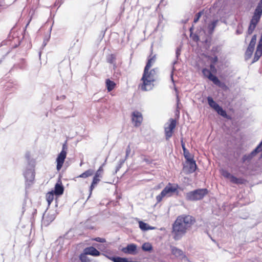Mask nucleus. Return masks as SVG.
<instances>
[{"label":"nucleus","mask_w":262,"mask_h":262,"mask_svg":"<svg viewBox=\"0 0 262 262\" xmlns=\"http://www.w3.org/2000/svg\"><path fill=\"white\" fill-rule=\"evenodd\" d=\"M176 121L173 119L170 120V123L167 126L165 127V134L166 140H168L172 135L173 130L176 127Z\"/></svg>","instance_id":"nucleus-10"},{"label":"nucleus","mask_w":262,"mask_h":262,"mask_svg":"<svg viewBox=\"0 0 262 262\" xmlns=\"http://www.w3.org/2000/svg\"><path fill=\"white\" fill-rule=\"evenodd\" d=\"M261 14H262V8H261L260 6H257V7L255 10L254 15L259 16V18H260Z\"/></svg>","instance_id":"nucleus-35"},{"label":"nucleus","mask_w":262,"mask_h":262,"mask_svg":"<svg viewBox=\"0 0 262 262\" xmlns=\"http://www.w3.org/2000/svg\"><path fill=\"white\" fill-rule=\"evenodd\" d=\"M132 120L135 127L140 126L143 121L142 114L138 111L133 112L132 113Z\"/></svg>","instance_id":"nucleus-7"},{"label":"nucleus","mask_w":262,"mask_h":262,"mask_svg":"<svg viewBox=\"0 0 262 262\" xmlns=\"http://www.w3.org/2000/svg\"><path fill=\"white\" fill-rule=\"evenodd\" d=\"M103 166H100L99 169L97 170L96 173H95V175L96 176H98L99 177H102V173L103 172V169L102 168Z\"/></svg>","instance_id":"nucleus-39"},{"label":"nucleus","mask_w":262,"mask_h":262,"mask_svg":"<svg viewBox=\"0 0 262 262\" xmlns=\"http://www.w3.org/2000/svg\"><path fill=\"white\" fill-rule=\"evenodd\" d=\"M172 75H173L172 74H171V77L172 79Z\"/></svg>","instance_id":"nucleus-54"},{"label":"nucleus","mask_w":262,"mask_h":262,"mask_svg":"<svg viewBox=\"0 0 262 262\" xmlns=\"http://www.w3.org/2000/svg\"><path fill=\"white\" fill-rule=\"evenodd\" d=\"M257 6H260L261 8H262V0L260 1V2L258 3Z\"/></svg>","instance_id":"nucleus-49"},{"label":"nucleus","mask_w":262,"mask_h":262,"mask_svg":"<svg viewBox=\"0 0 262 262\" xmlns=\"http://www.w3.org/2000/svg\"><path fill=\"white\" fill-rule=\"evenodd\" d=\"M80 259L82 262H92L84 253L80 255Z\"/></svg>","instance_id":"nucleus-34"},{"label":"nucleus","mask_w":262,"mask_h":262,"mask_svg":"<svg viewBox=\"0 0 262 262\" xmlns=\"http://www.w3.org/2000/svg\"><path fill=\"white\" fill-rule=\"evenodd\" d=\"M208 59L210 61L211 64H215L218 61V58L217 56L214 57L208 56Z\"/></svg>","instance_id":"nucleus-36"},{"label":"nucleus","mask_w":262,"mask_h":262,"mask_svg":"<svg viewBox=\"0 0 262 262\" xmlns=\"http://www.w3.org/2000/svg\"><path fill=\"white\" fill-rule=\"evenodd\" d=\"M180 54V49L178 48L176 51V56L178 57Z\"/></svg>","instance_id":"nucleus-47"},{"label":"nucleus","mask_w":262,"mask_h":262,"mask_svg":"<svg viewBox=\"0 0 262 262\" xmlns=\"http://www.w3.org/2000/svg\"><path fill=\"white\" fill-rule=\"evenodd\" d=\"M182 147H183V150H184V151H185V150H186V149H185V148L184 146V145H182Z\"/></svg>","instance_id":"nucleus-53"},{"label":"nucleus","mask_w":262,"mask_h":262,"mask_svg":"<svg viewBox=\"0 0 262 262\" xmlns=\"http://www.w3.org/2000/svg\"><path fill=\"white\" fill-rule=\"evenodd\" d=\"M208 193L207 189H198L186 193V199L189 201H196L202 199Z\"/></svg>","instance_id":"nucleus-2"},{"label":"nucleus","mask_w":262,"mask_h":262,"mask_svg":"<svg viewBox=\"0 0 262 262\" xmlns=\"http://www.w3.org/2000/svg\"><path fill=\"white\" fill-rule=\"evenodd\" d=\"M210 71H211L212 72H215L216 71V69H215V66H214V64H211L210 65Z\"/></svg>","instance_id":"nucleus-45"},{"label":"nucleus","mask_w":262,"mask_h":262,"mask_svg":"<svg viewBox=\"0 0 262 262\" xmlns=\"http://www.w3.org/2000/svg\"><path fill=\"white\" fill-rule=\"evenodd\" d=\"M262 55V48L257 47L252 63L257 61Z\"/></svg>","instance_id":"nucleus-18"},{"label":"nucleus","mask_w":262,"mask_h":262,"mask_svg":"<svg viewBox=\"0 0 262 262\" xmlns=\"http://www.w3.org/2000/svg\"><path fill=\"white\" fill-rule=\"evenodd\" d=\"M100 177H99L95 175L93 177V181H92V184L90 187V195H89V198H90L91 195L92 194V191L94 189V188H95V187L96 186V185L100 182Z\"/></svg>","instance_id":"nucleus-14"},{"label":"nucleus","mask_w":262,"mask_h":262,"mask_svg":"<svg viewBox=\"0 0 262 262\" xmlns=\"http://www.w3.org/2000/svg\"><path fill=\"white\" fill-rule=\"evenodd\" d=\"M155 61L156 55H154L152 56H150L148 58V61L144 69H146V70H149L153 63L155 62Z\"/></svg>","instance_id":"nucleus-20"},{"label":"nucleus","mask_w":262,"mask_h":262,"mask_svg":"<svg viewBox=\"0 0 262 262\" xmlns=\"http://www.w3.org/2000/svg\"><path fill=\"white\" fill-rule=\"evenodd\" d=\"M108 62L113 63L115 60V57L113 55H111L107 59Z\"/></svg>","instance_id":"nucleus-41"},{"label":"nucleus","mask_w":262,"mask_h":262,"mask_svg":"<svg viewBox=\"0 0 262 262\" xmlns=\"http://www.w3.org/2000/svg\"><path fill=\"white\" fill-rule=\"evenodd\" d=\"M256 26H254V25H249V26L248 27L247 33L249 35L251 34L254 31Z\"/></svg>","instance_id":"nucleus-40"},{"label":"nucleus","mask_w":262,"mask_h":262,"mask_svg":"<svg viewBox=\"0 0 262 262\" xmlns=\"http://www.w3.org/2000/svg\"><path fill=\"white\" fill-rule=\"evenodd\" d=\"M219 115L221 116L226 117H227V113L225 111H224L220 106L215 110Z\"/></svg>","instance_id":"nucleus-32"},{"label":"nucleus","mask_w":262,"mask_h":262,"mask_svg":"<svg viewBox=\"0 0 262 262\" xmlns=\"http://www.w3.org/2000/svg\"><path fill=\"white\" fill-rule=\"evenodd\" d=\"M171 252L177 258H180L183 260L185 261L187 258L183 251L174 246L170 247Z\"/></svg>","instance_id":"nucleus-12"},{"label":"nucleus","mask_w":262,"mask_h":262,"mask_svg":"<svg viewBox=\"0 0 262 262\" xmlns=\"http://www.w3.org/2000/svg\"><path fill=\"white\" fill-rule=\"evenodd\" d=\"M93 240L100 243H105L106 242L105 238L99 237L93 238Z\"/></svg>","instance_id":"nucleus-43"},{"label":"nucleus","mask_w":262,"mask_h":262,"mask_svg":"<svg viewBox=\"0 0 262 262\" xmlns=\"http://www.w3.org/2000/svg\"><path fill=\"white\" fill-rule=\"evenodd\" d=\"M139 224L140 228L143 231L154 229V227H150L147 224L145 223L142 221H140Z\"/></svg>","instance_id":"nucleus-24"},{"label":"nucleus","mask_w":262,"mask_h":262,"mask_svg":"<svg viewBox=\"0 0 262 262\" xmlns=\"http://www.w3.org/2000/svg\"><path fill=\"white\" fill-rule=\"evenodd\" d=\"M142 249L145 251H150L152 249V245L149 243H145L142 245Z\"/></svg>","instance_id":"nucleus-27"},{"label":"nucleus","mask_w":262,"mask_h":262,"mask_svg":"<svg viewBox=\"0 0 262 262\" xmlns=\"http://www.w3.org/2000/svg\"><path fill=\"white\" fill-rule=\"evenodd\" d=\"M202 73L204 76L208 78L210 80L213 82V83L221 88H223L225 86L224 83L221 82L218 78L213 75L210 70L206 68H204L202 70Z\"/></svg>","instance_id":"nucleus-5"},{"label":"nucleus","mask_w":262,"mask_h":262,"mask_svg":"<svg viewBox=\"0 0 262 262\" xmlns=\"http://www.w3.org/2000/svg\"><path fill=\"white\" fill-rule=\"evenodd\" d=\"M230 181L236 184H242L244 183L245 180L242 178H237L235 176L232 175L230 178L229 179Z\"/></svg>","instance_id":"nucleus-19"},{"label":"nucleus","mask_w":262,"mask_h":262,"mask_svg":"<svg viewBox=\"0 0 262 262\" xmlns=\"http://www.w3.org/2000/svg\"><path fill=\"white\" fill-rule=\"evenodd\" d=\"M194 219L190 215H181L178 216L172 226L173 238L180 239L194 223Z\"/></svg>","instance_id":"nucleus-1"},{"label":"nucleus","mask_w":262,"mask_h":262,"mask_svg":"<svg viewBox=\"0 0 262 262\" xmlns=\"http://www.w3.org/2000/svg\"><path fill=\"white\" fill-rule=\"evenodd\" d=\"M131 152V149L130 147V145H128L126 149V156H125V159H126L129 156Z\"/></svg>","instance_id":"nucleus-42"},{"label":"nucleus","mask_w":262,"mask_h":262,"mask_svg":"<svg viewBox=\"0 0 262 262\" xmlns=\"http://www.w3.org/2000/svg\"><path fill=\"white\" fill-rule=\"evenodd\" d=\"M218 49H219V48L217 47H213L212 48L211 52L213 54H215V53H216V52H217L219 51Z\"/></svg>","instance_id":"nucleus-44"},{"label":"nucleus","mask_w":262,"mask_h":262,"mask_svg":"<svg viewBox=\"0 0 262 262\" xmlns=\"http://www.w3.org/2000/svg\"><path fill=\"white\" fill-rule=\"evenodd\" d=\"M105 85L108 92L112 91L116 86V83L114 81L110 79H106L105 80Z\"/></svg>","instance_id":"nucleus-16"},{"label":"nucleus","mask_w":262,"mask_h":262,"mask_svg":"<svg viewBox=\"0 0 262 262\" xmlns=\"http://www.w3.org/2000/svg\"><path fill=\"white\" fill-rule=\"evenodd\" d=\"M94 173V171L92 169H89L81 174H80L79 176H78L77 178H86L88 177L92 176Z\"/></svg>","instance_id":"nucleus-17"},{"label":"nucleus","mask_w":262,"mask_h":262,"mask_svg":"<svg viewBox=\"0 0 262 262\" xmlns=\"http://www.w3.org/2000/svg\"><path fill=\"white\" fill-rule=\"evenodd\" d=\"M46 221H47V222H49V220H47V216H45V215H44V216H43V223H45V222H46ZM49 224V223H47V224Z\"/></svg>","instance_id":"nucleus-46"},{"label":"nucleus","mask_w":262,"mask_h":262,"mask_svg":"<svg viewBox=\"0 0 262 262\" xmlns=\"http://www.w3.org/2000/svg\"><path fill=\"white\" fill-rule=\"evenodd\" d=\"M256 38H257L256 35L255 34L252 36L251 40L250 42V43L248 46L249 47H250V48H253L254 49L256 41Z\"/></svg>","instance_id":"nucleus-31"},{"label":"nucleus","mask_w":262,"mask_h":262,"mask_svg":"<svg viewBox=\"0 0 262 262\" xmlns=\"http://www.w3.org/2000/svg\"><path fill=\"white\" fill-rule=\"evenodd\" d=\"M207 100L208 104L214 110H216L219 107L220 105L213 100L212 97H208Z\"/></svg>","instance_id":"nucleus-22"},{"label":"nucleus","mask_w":262,"mask_h":262,"mask_svg":"<svg viewBox=\"0 0 262 262\" xmlns=\"http://www.w3.org/2000/svg\"><path fill=\"white\" fill-rule=\"evenodd\" d=\"M242 33V31H240L239 30L237 29L236 30V34H240Z\"/></svg>","instance_id":"nucleus-50"},{"label":"nucleus","mask_w":262,"mask_h":262,"mask_svg":"<svg viewBox=\"0 0 262 262\" xmlns=\"http://www.w3.org/2000/svg\"><path fill=\"white\" fill-rule=\"evenodd\" d=\"M121 251L126 254L136 255L137 254V246L135 244H130L123 248Z\"/></svg>","instance_id":"nucleus-11"},{"label":"nucleus","mask_w":262,"mask_h":262,"mask_svg":"<svg viewBox=\"0 0 262 262\" xmlns=\"http://www.w3.org/2000/svg\"><path fill=\"white\" fill-rule=\"evenodd\" d=\"M54 217L52 216L50 219V222H52L54 220Z\"/></svg>","instance_id":"nucleus-51"},{"label":"nucleus","mask_w":262,"mask_h":262,"mask_svg":"<svg viewBox=\"0 0 262 262\" xmlns=\"http://www.w3.org/2000/svg\"><path fill=\"white\" fill-rule=\"evenodd\" d=\"M148 70H146V69H144V73L142 76L143 79L146 78L148 80H151L155 82L157 77V69H154L150 71H148Z\"/></svg>","instance_id":"nucleus-9"},{"label":"nucleus","mask_w":262,"mask_h":262,"mask_svg":"<svg viewBox=\"0 0 262 262\" xmlns=\"http://www.w3.org/2000/svg\"><path fill=\"white\" fill-rule=\"evenodd\" d=\"M68 149L66 143L62 145V150L58 154L57 158H56V169L58 171H59L63 166V164L67 157V150Z\"/></svg>","instance_id":"nucleus-4"},{"label":"nucleus","mask_w":262,"mask_h":262,"mask_svg":"<svg viewBox=\"0 0 262 262\" xmlns=\"http://www.w3.org/2000/svg\"><path fill=\"white\" fill-rule=\"evenodd\" d=\"M142 83L139 85V88L143 91H150L152 90L154 86V82L151 80L141 78Z\"/></svg>","instance_id":"nucleus-8"},{"label":"nucleus","mask_w":262,"mask_h":262,"mask_svg":"<svg viewBox=\"0 0 262 262\" xmlns=\"http://www.w3.org/2000/svg\"><path fill=\"white\" fill-rule=\"evenodd\" d=\"M218 21V19H215L213 20L210 24H208V29L209 30V32L210 33H212L213 32L214 28L216 26Z\"/></svg>","instance_id":"nucleus-23"},{"label":"nucleus","mask_w":262,"mask_h":262,"mask_svg":"<svg viewBox=\"0 0 262 262\" xmlns=\"http://www.w3.org/2000/svg\"><path fill=\"white\" fill-rule=\"evenodd\" d=\"M254 49L250 48V47H248V48L245 52V59L246 60H248L251 58L252 53L253 52Z\"/></svg>","instance_id":"nucleus-26"},{"label":"nucleus","mask_w":262,"mask_h":262,"mask_svg":"<svg viewBox=\"0 0 262 262\" xmlns=\"http://www.w3.org/2000/svg\"><path fill=\"white\" fill-rule=\"evenodd\" d=\"M178 188V185L169 183L168 185L161 191L160 194L156 196L158 202H160L163 198L170 197L175 193Z\"/></svg>","instance_id":"nucleus-3"},{"label":"nucleus","mask_w":262,"mask_h":262,"mask_svg":"<svg viewBox=\"0 0 262 262\" xmlns=\"http://www.w3.org/2000/svg\"><path fill=\"white\" fill-rule=\"evenodd\" d=\"M259 19H260V18H259V16H257L256 15H253V16L250 21V25H254V26H256Z\"/></svg>","instance_id":"nucleus-30"},{"label":"nucleus","mask_w":262,"mask_h":262,"mask_svg":"<svg viewBox=\"0 0 262 262\" xmlns=\"http://www.w3.org/2000/svg\"><path fill=\"white\" fill-rule=\"evenodd\" d=\"M106 257H107L109 259L111 260L110 258H111L112 257H110V256H107L106 255H104Z\"/></svg>","instance_id":"nucleus-52"},{"label":"nucleus","mask_w":262,"mask_h":262,"mask_svg":"<svg viewBox=\"0 0 262 262\" xmlns=\"http://www.w3.org/2000/svg\"><path fill=\"white\" fill-rule=\"evenodd\" d=\"M188 172L189 173H192L195 171L196 168V165L195 162L193 160H189L188 161Z\"/></svg>","instance_id":"nucleus-21"},{"label":"nucleus","mask_w":262,"mask_h":262,"mask_svg":"<svg viewBox=\"0 0 262 262\" xmlns=\"http://www.w3.org/2000/svg\"><path fill=\"white\" fill-rule=\"evenodd\" d=\"M221 173L224 178L228 179L229 180L232 175L227 170L225 169H222L221 170Z\"/></svg>","instance_id":"nucleus-33"},{"label":"nucleus","mask_w":262,"mask_h":262,"mask_svg":"<svg viewBox=\"0 0 262 262\" xmlns=\"http://www.w3.org/2000/svg\"><path fill=\"white\" fill-rule=\"evenodd\" d=\"M25 158L27 161L28 166L31 167H34L35 166V162L33 159L30 158V156L29 154H26Z\"/></svg>","instance_id":"nucleus-25"},{"label":"nucleus","mask_w":262,"mask_h":262,"mask_svg":"<svg viewBox=\"0 0 262 262\" xmlns=\"http://www.w3.org/2000/svg\"><path fill=\"white\" fill-rule=\"evenodd\" d=\"M203 14V11H200L199 13H198L195 16V17H194V20H193V23H196L199 21L200 18L201 17V16H202V15Z\"/></svg>","instance_id":"nucleus-37"},{"label":"nucleus","mask_w":262,"mask_h":262,"mask_svg":"<svg viewBox=\"0 0 262 262\" xmlns=\"http://www.w3.org/2000/svg\"><path fill=\"white\" fill-rule=\"evenodd\" d=\"M124 160H123L122 161H121V163H120V165L119 166H118V168H117V170L119 169V168H120L121 167V165L124 163Z\"/></svg>","instance_id":"nucleus-48"},{"label":"nucleus","mask_w":262,"mask_h":262,"mask_svg":"<svg viewBox=\"0 0 262 262\" xmlns=\"http://www.w3.org/2000/svg\"><path fill=\"white\" fill-rule=\"evenodd\" d=\"M84 253L86 255H91L94 256L100 255V252L93 247L86 248L84 250Z\"/></svg>","instance_id":"nucleus-13"},{"label":"nucleus","mask_w":262,"mask_h":262,"mask_svg":"<svg viewBox=\"0 0 262 262\" xmlns=\"http://www.w3.org/2000/svg\"><path fill=\"white\" fill-rule=\"evenodd\" d=\"M34 167L28 166L24 172L26 185L30 186L33 182L35 178Z\"/></svg>","instance_id":"nucleus-6"},{"label":"nucleus","mask_w":262,"mask_h":262,"mask_svg":"<svg viewBox=\"0 0 262 262\" xmlns=\"http://www.w3.org/2000/svg\"><path fill=\"white\" fill-rule=\"evenodd\" d=\"M260 145H258L249 155L253 158L258 152L261 151L262 150V148L260 146Z\"/></svg>","instance_id":"nucleus-29"},{"label":"nucleus","mask_w":262,"mask_h":262,"mask_svg":"<svg viewBox=\"0 0 262 262\" xmlns=\"http://www.w3.org/2000/svg\"><path fill=\"white\" fill-rule=\"evenodd\" d=\"M252 159V158L251 157V156L249 154L245 155L242 158V161H243V162H245L246 161L249 162Z\"/></svg>","instance_id":"nucleus-38"},{"label":"nucleus","mask_w":262,"mask_h":262,"mask_svg":"<svg viewBox=\"0 0 262 262\" xmlns=\"http://www.w3.org/2000/svg\"><path fill=\"white\" fill-rule=\"evenodd\" d=\"M54 198V194L52 191L50 192L47 194L46 199L49 205H50V204L53 201Z\"/></svg>","instance_id":"nucleus-28"},{"label":"nucleus","mask_w":262,"mask_h":262,"mask_svg":"<svg viewBox=\"0 0 262 262\" xmlns=\"http://www.w3.org/2000/svg\"><path fill=\"white\" fill-rule=\"evenodd\" d=\"M63 192V187L61 182H58L55 186L54 193L56 195H61Z\"/></svg>","instance_id":"nucleus-15"}]
</instances>
